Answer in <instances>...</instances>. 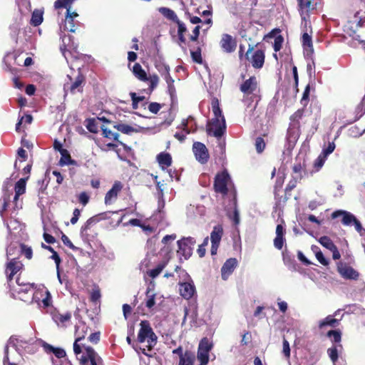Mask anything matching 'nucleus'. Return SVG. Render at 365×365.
<instances>
[{
    "instance_id": "nucleus-1",
    "label": "nucleus",
    "mask_w": 365,
    "mask_h": 365,
    "mask_svg": "<svg viewBox=\"0 0 365 365\" xmlns=\"http://www.w3.org/2000/svg\"><path fill=\"white\" fill-rule=\"evenodd\" d=\"M140 329L138 333L137 339L139 342L148 341L147 348L149 351L153 349L157 342V336L150 327L148 321H142Z\"/></svg>"
},
{
    "instance_id": "nucleus-2",
    "label": "nucleus",
    "mask_w": 365,
    "mask_h": 365,
    "mask_svg": "<svg viewBox=\"0 0 365 365\" xmlns=\"http://www.w3.org/2000/svg\"><path fill=\"white\" fill-rule=\"evenodd\" d=\"M77 356L80 365H103L101 356L91 346H86Z\"/></svg>"
},
{
    "instance_id": "nucleus-3",
    "label": "nucleus",
    "mask_w": 365,
    "mask_h": 365,
    "mask_svg": "<svg viewBox=\"0 0 365 365\" xmlns=\"http://www.w3.org/2000/svg\"><path fill=\"white\" fill-rule=\"evenodd\" d=\"M201 26L200 25H197L194 27L192 31V34L188 35V38L190 41L195 42L197 46L195 47L192 45L190 44V56L193 61L197 63H202L203 62V59L202 57V45L200 44V41H198L200 36V31Z\"/></svg>"
},
{
    "instance_id": "nucleus-4",
    "label": "nucleus",
    "mask_w": 365,
    "mask_h": 365,
    "mask_svg": "<svg viewBox=\"0 0 365 365\" xmlns=\"http://www.w3.org/2000/svg\"><path fill=\"white\" fill-rule=\"evenodd\" d=\"M230 181V175L227 170L216 173L214 180V190L217 193H220L223 196L228 194V185Z\"/></svg>"
},
{
    "instance_id": "nucleus-5",
    "label": "nucleus",
    "mask_w": 365,
    "mask_h": 365,
    "mask_svg": "<svg viewBox=\"0 0 365 365\" xmlns=\"http://www.w3.org/2000/svg\"><path fill=\"white\" fill-rule=\"evenodd\" d=\"M212 346V343L207 337L200 340L197 352V359L200 361V365H207L210 360V352Z\"/></svg>"
},
{
    "instance_id": "nucleus-6",
    "label": "nucleus",
    "mask_w": 365,
    "mask_h": 365,
    "mask_svg": "<svg viewBox=\"0 0 365 365\" xmlns=\"http://www.w3.org/2000/svg\"><path fill=\"white\" fill-rule=\"evenodd\" d=\"M226 128L225 117L222 119L213 118L207 125V133L210 135L221 138L225 133Z\"/></svg>"
},
{
    "instance_id": "nucleus-7",
    "label": "nucleus",
    "mask_w": 365,
    "mask_h": 365,
    "mask_svg": "<svg viewBox=\"0 0 365 365\" xmlns=\"http://www.w3.org/2000/svg\"><path fill=\"white\" fill-rule=\"evenodd\" d=\"M88 330L89 328L85 323H80L76 326V339L73 343V351L76 356L81 354L82 349L86 347L84 344H81V341L85 339Z\"/></svg>"
},
{
    "instance_id": "nucleus-8",
    "label": "nucleus",
    "mask_w": 365,
    "mask_h": 365,
    "mask_svg": "<svg viewBox=\"0 0 365 365\" xmlns=\"http://www.w3.org/2000/svg\"><path fill=\"white\" fill-rule=\"evenodd\" d=\"M195 243V239L192 237H182L177 242L178 252L183 256L185 259L190 258Z\"/></svg>"
},
{
    "instance_id": "nucleus-9",
    "label": "nucleus",
    "mask_w": 365,
    "mask_h": 365,
    "mask_svg": "<svg viewBox=\"0 0 365 365\" xmlns=\"http://www.w3.org/2000/svg\"><path fill=\"white\" fill-rule=\"evenodd\" d=\"M115 212H105L102 213H99L94 216H92L88 219L86 222L83 225L81 229V234L83 237L87 239L90 238V235L88 233V230H91V226L92 224L97 223L101 220H108L110 217V214H114Z\"/></svg>"
},
{
    "instance_id": "nucleus-10",
    "label": "nucleus",
    "mask_w": 365,
    "mask_h": 365,
    "mask_svg": "<svg viewBox=\"0 0 365 365\" xmlns=\"http://www.w3.org/2000/svg\"><path fill=\"white\" fill-rule=\"evenodd\" d=\"M336 269L343 279L357 280L359 278L360 274L359 272L348 264L341 262V261L337 263Z\"/></svg>"
},
{
    "instance_id": "nucleus-11",
    "label": "nucleus",
    "mask_w": 365,
    "mask_h": 365,
    "mask_svg": "<svg viewBox=\"0 0 365 365\" xmlns=\"http://www.w3.org/2000/svg\"><path fill=\"white\" fill-rule=\"evenodd\" d=\"M70 82L63 85V89L66 91H70L71 93L83 91V84L85 83V77L83 74L78 73L74 81L69 76Z\"/></svg>"
},
{
    "instance_id": "nucleus-12",
    "label": "nucleus",
    "mask_w": 365,
    "mask_h": 365,
    "mask_svg": "<svg viewBox=\"0 0 365 365\" xmlns=\"http://www.w3.org/2000/svg\"><path fill=\"white\" fill-rule=\"evenodd\" d=\"M193 153L197 162L205 164L210 158L209 150L203 143L195 142L192 145Z\"/></svg>"
},
{
    "instance_id": "nucleus-13",
    "label": "nucleus",
    "mask_w": 365,
    "mask_h": 365,
    "mask_svg": "<svg viewBox=\"0 0 365 365\" xmlns=\"http://www.w3.org/2000/svg\"><path fill=\"white\" fill-rule=\"evenodd\" d=\"M223 236V227L221 225L214 227L210 233L211 249L210 253L212 256L216 255Z\"/></svg>"
},
{
    "instance_id": "nucleus-14",
    "label": "nucleus",
    "mask_w": 365,
    "mask_h": 365,
    "mask_svg": "<svg viewBox=\"0 0 365 365\" xmlns=\"http://www.w3.org/2000/svg\"><path fill=\"white\" fill-rule=\"evenodd\" d=\"M23 267V264L17 258H13L6 264L5 273L6 274L7 281L11 282L14 275L18 273Z\"/></svg>"
},
{
    "instance_id": "nucleus-15",
    "label": "nucleus",
    "mask_w": 365,
    "mask_h": 365,
    "mask_svg": "<svg viewBox=\"0 0 365 365\" xmlns=\"http://www.w3.org/2000/svg\"><path fill=\"white\" fill-rule=\"evenodd\" d=\"M258 82L255 76H250L240 86V90L243 92L245 96L251 95L257 91Z\"/></svg>"
},
{
    "instance_id": "nucleus-16",
    "label": "nucleus",
    "mask_w": 365,
    "mask_h": 365,
    "mask_svg": "<svg viewBox=\"0 0 365 365\" xmlns=\"http://www.w3.org/2000/svg\"><path fill=\"white\" fill-rule=\"evenodd\" d=\"M123 185L120 180H116L110 190L106 192L104 202L106 205H110L113 201L118 199V195L123 189Z\"/></svg>"
},
{
    "instance_id": "nucleus-17",
    "label": "nucleus",
    "mask_w": 365,
    "mask_h": 365,
    "mask_svg": "<svg viewBox=\"0 0 365 365\" xmlns=\"http://www.w3.org/2000/svg\"><path fill=\"white\" fill-rule=\"evenodd\" d=\"M237 265V260L236 258L227 259L222 264L221 268L222 278L223 280H227L230 276L233 273Z\"/></svg>"
},
{
    "instance_id": "nucleus-18",
    "label": "nucleus",
    "mask_w": 365,
    "mask_h": 365,
    "mask_svg": "<svg viewBox=\"0 0 365 365\" xmlns=\"http://www.w3.org/2000/svg\"><path fill=\"white\" fill-rule=\"evenodd\" d=\"M220 46L224 52L232 53L235 51L237 47L236 41L229 34H223L220 40Z\"/></svg>"
},
{
    "instance_id": "nucleus-19",
    "label": "nucleus",
    "mask_w": 365,
    "mask_h": 365,
    "mask_svg": "<svg viewBox=\"0 0 365 365\" xmlns=\"http://www.w3.org/2000/svg\"><path fill=\"white\" fill-rule=\"evenodd\" d=\"M331 216L332 219H336L338 217H341V222L344 226H350V225L353 224L356 217L354 215L347 211H344V210H336Z\"/></svg>"
},
{
    "instance_id": "nucleus-20",
    "label": "nucleus",
    "mask_w": 365,
    "mask_h": 365,
    "mask_svg": "<svg viewBox=\"0 0 365 365\" xmlns=\"http://www.w3.org/2000/svg\"><path fill=\"white\" fill-rule=\"evenodd\" d=\"M75 0H56L54 3V7L57 9H66V14L68 16L75 19L77 17L78 13L75 11H71V4Z\"/></svg>"
},
{
    "instance_id": "nucleus-21",
    "label": "nucleus",
    "mask_w": 365,
    "mask_h": 365,
    "mask_svg": "<svg viewBox=\"0 0 365 365\" xmlns=\"http://www.w3.org/2000/svg\"><path fill=\"white\" fill-rule=\"evenodd\" d=\"M180 293L183 298L190 299L195 293V287L192 282H180Z\"/></svg>"
},
{
    "instance_id": "nucleus-22",
    "label": "nucleus",
    "mask_w": 365,
    "mask_h": 365,
    "mask_svg": "<svg viewBox=\"0 0 365 365\" xmlns=\"http://www.w3.org/2000/svg\"><path fill=\"white\" fill-rule=\"evenodd\" d=\"M42 347L46 354H53L58 359H63L66 356V351L63 348L54 347L46 341L42 342Z\"/></svg>"
},
{
    "instance_id": "nucleus-23",
    "label": "nucleus",
    "mask_w": 365,
    "mask_h": 365,
    "mask_svg": "<svg viewBox=\"0 0 365 365\" xmlns=\"http://www.w3.org/2000/svg\"><path fill=\"white\" fill-rule=\"evenodd\" d=\"M53 319L58 327H66L71 322V314L70 312L63 314L57 312L53 314Z\"/></svg>"
},
{
    "instance_id": "nucleus-24",
    "label": "nucleus",
    "mask_w": 365,
    "mask_h": 365,
    "mask_svg": "<svg viewBox=\"0 0 365 365\" xmlns=\"http://www.w3.org/2000/svg\"><path fill=\"white\" fill-rule=\"evenodd\" d=\"M265 54L262 50L255 51L250 58V62L255 68H262L264 66Z\"/></svg>"
},
{
    "instance_id": "nucleus-25",
    "label": "nucleus",
    "mask_w": 365,
    "mask_h": 365,
    "mask_svg": "<svg viewBox=\"0 0 365 365\" xmlns=\"http://www.w3.org/2000/svg\"><path fill=\"white\" fill-rule=\"evenodd\" d=\"M297 4L302 16L304 15V12L316 9V4L314 3L313 0H302L301 2L297 1Z\"/></svg>"
},
{
    "instance_id": "nucleus-26",
    "label": "nucleus",
    "mask_w": 365,
    "mask_h": 365,
    "mask_svg": "<svg viewBox=\"0 0 365 365\" xmlns=\"http://www.w3.org/2000/svg\"><path fill=\"white\" fill-rule=\"evenodd\" d=\"M43 9H36L32 11L30 19V24L34 26H38L43 21Z\"/></svg>"
},
{
    "instance_id": "nucleus-27",
    "label": "nucleus",
    "mask_w": 365,
    "mask_h": 365,
    "mask_svg": "<svg viewBox=\"0 0 365 365\" xmlns=\"http://www.w3.org/2000/svg\"><path fill=\"white\" fill-rule=\"evenodd\" d=\"M156 160L163 168H169L172 164V157L168 153H160L156 156Z\"/></svg>"
},
{
    "instance_id": "nucleus-28",
    "label": "nucleus",
    "mask_w": 365,
    "mask_h": 365,
    "mask_svg": "<svg viewBox=\"0 0 365 365\" xmlns=\"http://www.w3.org/2000/svg\"><path fill=\"white\" fill-rule=\"evenodd\" d=\"M28 178H29V177L25 178H21L16 181L15 187H14V190H15L14 200H17L21 195H23L25 193L26 184V180H28Z\"/></svg>"
},
{
    "instance_id": "nucleus-29",
    "label": "nucleus",
    "mask_w": 365,
    "mask_h": 365,
    "mask_svg": "<svg viewBox=\"0 0 365 365\" xmlns=\"http://www.w3.org/2000/svg\"><path fill=\"white\" fill-rule=\"evenodd\" d=\"M16 282L19 287L18 289H16V292L19 294L22 293H31L32 290L36 287L35 284H31V282H26V284H20L19 277H17Z\"/></svg>"
},
{
    "instance_id": "nucleus-30",
    "label": "nucleus",
    "mask_w": 365,
    "mask_h": 365,
    "mask_svg": "<svg viewBox=\"0 0 365 365\" xmlns=\"http://www.w3.org/2000/svg\"><path fill=\"white\" fill-rule=\"evenodd\" d=\"M196 360V356L194 352L190 351H185L179 360V365H194Z\"/></svg>"
},
{
    "instance_id": "nucleus-31",
    "label": "nucleus",
    "mask_w": 365,
    "mask_h": 365,
    "mask_svg": "<svg viewBox=\"0 0 365 365\" xmlns=\"http://www.w3.org/2000/svg\"><path fill=\"white\" fill-rule=\"evenodd\" d=\"M305 108L302 106L301 109H298L293 114L291 115L289 120L292 125L295 128H299L301 127L300 120L302 119Z\"/></svg>"
},
{
    "instance_id": "nucleus-32",
    "label": "nucleus",
    "mask_w": 365,
    "mask_h": 365,
    "mask_svg": "<svg viewBox=\"0 0 365 365\" xmlns=\"http://www.w3.org/2000/svg\"><path fill=\"white\" fill-rule=\"evenodd\" d=\"M339 324V319L334 318V316L328 315L324 319H322L319 323V327L320 329L326 326L331 327H336Z\"/></svg>"
},
{
    "instance_id": "nucleus-33",
    "label": "nucleus",
    "mask_w": 365,
    "mask_h": 365,
    "mask_svg": "<svg viewBox=\"0 0 365 365\" xmlns=\"http://www.w3.org/2000/svg\"><path fill=\"white\" fill-rule=\"evenodd\" d=\"M101 129H102V135L103 137H106L110 140H113L118 141L120 144L123 145V146L124 147L125 149L129 148L126 144L118 140V136H119L118 133L112 132L110 130V129H109L103 125L101 127Z\"/></svg>"
},
{
    "instance_id": "nucleus-34",
    "label": "nucleus",
    "mask_w": 365,
    "mask_h": 365,
    "mask_svg": "<svg viewBox=\"0 0 365 365\" xmlns=\"http://www.w3.org/2000/svg\"><path fill=\"white\" fill-rule=\"evenodd\" d=\"M133 74L142 81H148V77L147 73L143 70V67L140 66L139 63H135L133 67Z\"/></svg>"
},
{
    "instance_id": "nucleus-35",
    "label": "nucleus",
    "mask_w": 365,
    "mask_h": 365,
    "mask_svg": "<svg viewBox=\"0 0 365 365\" xmlns=\"http://www.w3.org/2000/svg\"><path fill=\"white\" fill-rule=\"evenodd\" d=\"M155 293L154 292V285L150 287L149 286L146 290L147 300L145 302V306L148 309H151L155 304Z\"/></svg>"
},
{
    "instance_id": "nucleus-36",
    "label": "nucleus",
    "mask_w": 365,
    "mask_h": 365,
    "mask_svg": "<svg viewBox=\"0 0 365 365\" xmlns=\"http://www.w3.org/2000/svg\"><path fill=\"white\" fill-rule=\"evenodd\" d=\"M178 26V37L180 43H185L186 38L185 34L187 32V27L183 22L180 21L178 19V21L175 23Z\"/></svg>"
},
{
    "instance_id": "nucleus-37",
    "label": "nucleus",
    "mask_w": 365,
    "mask_h": 365,
    "mask_svg": "<svg viewBox=\"0 0 365 365\" xmlns=\"http://www.w3.org/2000/svg\"><path fill=\"white\" fill-rule=\"evenodd\" d=\"M158 11L164 17L170 19V21L175 24L178 21V18L173 10L166 7H160L158 9Z\"/></svg>"
},
{
    "instance_id": "nucleus-38",
    "label": "nucleus",
    "mask_w": 365,
    "mask_h": 365,
    "mask_svg": "<svg viewBox=\"0 0 365 365\" xmlns=\"http://www.w3.org/2000/svg\"><path fill=\"white\" fill-rule=\"evenodd\" d=\"M302 46L305 51H309L310 53L314 52L312 39L307 32L302 34Z\"/></svg>"
},
{
    "instance_id": "nucleus-39",
    "label": "nucleus",
    "mask_w": 365,
    "mask_h": 365,
    "mask_svg": "<svg viewBox=\"0 0 365 365\" xmlns=\"http://www.w3.org/2000/svg\"><path fill=\"white\" fill-rule=\"evenodd\" d=\"M211 106L215 118L222 119V117H224V115L220 107L219 100L217 98H213L212 99Z\"/></svg>"
},
{
    "instance_id": "nucleus-40",
    "label": "nucleus",
    "mask_w": 365,
    "mask_h": 365,
    "mask_svg": "<svg viewBox=\"0 0 365 365\" xmlns=\"http://www.w3.org/2000/svg\"><path fill=\"white\" fill-rule=\"evenodd\" d=\"M61 158L60 159V163L61 165H70L73 164L74 161L71 158V154L68 150L66 148H63L60 150Z\"/></svg>"
},
{
    "instance_id": "nucleus-41",
    "label": "nucleus",
    "mask_w": 365,
    "mask_h": 365,
    "mask_svg": "<svg viewBox=\"0 0 365 365\" xmlns=\"http://www.w3.org/2000/svg\"><path fill=\"white\" fill-rule=\"evenodd\" d=\"M118 131L123 133V134H130L132 133L137 132V129L125 124L118 123L113 125Z\"/></svg>"
},
{
    "instance_id": "nucleus-42",
    "label": "nucleus",
    "mask_w": 365,
    "mask_h": 365,
    "mask_svg": "<svg viewBox=\"0 0 365 365\" xmlns=\"http://www.w3.org/2000/svg\"><path fill=\"white\" fill-rule=\"evenodd\" d=\"M176 238L175 234L173 235H168L163 237L162 240V243L164 244V247L162 249V251H165L167 252H169L171 251V247L170 245V243L173 242Z\"/></svg>"
},
{
    "instance_id": "nucleus-43",
    "label": "nucleus",
    "mask_w": 365,
    "mask_h": 365,
    "mask_svg": "<svg viewBox=\"0 0 365 365\" xmlns=\"http://www.w3.org/2000/svg\"><path fill=\"white\" fill-rule=\"evenodd\" d=\"M63 29L67 31L74 32L76 31V24L74 23V19L65 15V21L63 25Z\"/></svg>"
},
{
    "instance_id": "nucleus-44",
    "label": "nucleus",
    "mask_w": 365,
    "mask_h": 365,
    "mask_svg": "<svg viewBox=\"0 0 365 365\" xmlns=\"http://www.w3.org/2000/svg\"><path fill=\"white\" fill-rule=\"evenodd\" d=\"M163 71L160 70V69H159V71L161 73V74L163 75V76L164 77L165 81L168 83V86H169L170 85H172L174 83V80L172 78V77L170 76V68L169 66H166V65L163 66Z\"/></svg>"
},
{
    "instance_id": "nucleus-45",
    "label": "nucleus",
    "mask_w": 365,
    "mask_h": 365,
    "mask_svg": "<svg viewBox=\"0 0 365 365\" xmlns=\"http://www.w3.org/2000/svg\"><path fill=\"white\" fill-rule=\"evenodd\" d=\"M319 242L329 250H331L335 246L331 239L328 236H322L319 239Z\"/></svg>"
},
{
    "instance_id": "nucleus-46",
    "label": "nucleus",
    "mask_w": 365,
    "mask_h": 365,
    "mask_svg": "<svg viewBox=\"0 0 365 365\" xmlns=\"http://www.w3.org/2000/svg\"><path fill=\"white\" fill-rule=\"evenodd\" d=\"M255 145L257 153L258 154L262 153L266 147V143L264 142L263 137H257L255 139Z\"/></svg>"
},
{
    "instance_id": "nucleus-47",
    "label": "nucleus",
    "mask_w": 365,
    "mask_h": 365,
    "mask_svg": "<svg viewBox=\"0 0 365 365\" xmlns=\"http://www.w3.org/2000/svg\"><path fill=\"white\" fill-rule=\"evenodd\" d=\"M20 252L28 259H31L33 256V251L31 246H28L24 243L20 244Z\"/></svg>"
},
{
    "instance_id": "nucleus-48",
    "label": "nucleus",
    "mask_w": 365,
    "mask_h": 365,
    "mask_svg": "<svg viewBox=\"0 0 365 365\" xmlns=\"http://www.w3.org/2000/svg\"><path fill=\"white\" fill-rule=\"evenodd\" d=\"M165 265V263H160L158 264L156 267L148 272L149 277L153 279L156 278L158 276V274L163 272Z\"/></svg>"
},
{
    "instance_id": "nucleus-49",
    "label": "nucleus",
    "mask_w": 365,
    "mask_h": 365,
    "mask_svg": "<svg viewBox=\"0 0 365 365\" xmlns=\"http://www.w3.org/2000/svg\"><path fill=\"white\" fill-rule=\"evenodd\" d=\"M182 125H183V130L185 132V134H183L182 133H175L174 135L175 138L178 140L180 142H183L185 140L186 134L190 133V130L187 127V120H185L182 122Z\"/></svg>"
},
{
    "instance_id": "nucleus-50",
    "label": "nucleus",
    "mask_w": 365,
    "mask_h": 365,
    "mask_svg": "<svg viewBox=\"0 0 365 365\" xmlns=\"http://www.w3.org/2000/svg\"><path fill=\"white\" fill-rule=\"evenodd\" d=\"M309 92H310V85L308 84L306 86V88L303 91L302 98L300 100V103L304 106V108H306L307 106V105L309 104Z\"/></svg>"
},
{
    "instance_id": "nucleus-51",
    "label": "nucleus",
    "mask_w": 365,
    "mask_h": 365,
    "mask_svg": "<svg viewBox=\"0 0 365 365\" xmlns=\"http://www.w3.org/2000/svg\"><path fill=\"white\" fill-rule=\"evenodd\" d=\"M327 336L336 343L340 342L341 341V331L340 330H330L327 333Z\"/></svg>"
},
{
    "instance_id": "nucleus-52",
    "label": "nucleus",
    "mask_w": 365,
    "mask_h": 365,
    "mask_svg": "<svg viewBox=\"0 0 365 365\" xmlns=\"http://www.w3.org/2000/svg\"><path fill=\"white\" fill-rule=\"evenodd\" d=\"M130 96L132 100L133 109L137 110L138 103L145 99L144 96H137L136 93L130 92Z\"/></svg>"
},
{
    "instance_id": "nucleus-53",
    "label": "nucleus",
    "mask_w": 365,
    "mask_h": 365,
    "mask_svg": "<svg viewBox=\"0 0 365 365\" xmlns=\"http://www.w3.org/2000/svg\"><path fill=\"white\" fill-rule=\"evenodd\" d=\"M101 297V289L98 287L93 288L90 293V301L92 302H98Z\"/></svg>"
},
{
    "instance_id": "nucleus-54",
    "label": "nucleus",
    "mask_w": 365,
    "mask_h": 365,
    "mask_svg": "<svg viewBox=\"0 0 365 365\" xmlns=\"http://www.w3.org/2000/svg\"><path fill=\"white\" fill-rule=\"evenodd\" d=\"M328 356L332 362L336 363L339 359L338 349L336 346L328 348Z\"/></svg>"
},
{
    "instance_id": "nucleus-55",
    "label": "nucleus",
    "mask_w": 365,
    "mask_h": 365,
    "mask_svg": "<svg viewBox=\"0 0 365 365\" xmlns=\"http://www.w3.org/2000/svg\"><path fill=\"white\" fill-rule=\"evenodd\" d=\"M52 255L51 256V258L55 261V263L56 264L57 268V277L61 281V274L59 272V267L61 263V259L58 256V254L56 250H53V252H51Z\"/></svg>"
},
{
    "instance_id": "nucleus-56",
    "label": "nucleus",
    "mask_w": 365,
    "mask_h": 365,
    "mask_svg": "<svg viewBox=\"0 0 365 365\" xmlns=\"http://www.w3.org/2000/svg\"><path fill=\"white\" fill-rule=\"evenodd\" d=\"M233 202L235 210L233 212L232 220L235 225H238L240 223V215L238 210L237 208V197H236V191L233 192Z\"/></svg>"
},
{
    "instance_id": "nucleus-57",
    "label": "nucleus",
    "mask_w": 365,
    "mask_h": 365,
    "mask_svg": "<svg viewBox=\"0 0 365 365\" xmlns=\"http://www.w3.org/2000/svg\"><path fill=\"white\" fill-rule=\"evenodd\" d=\"M284 38L282 34H278L275 36L273 48L275 52L281 50L283 46Z\"/></svg>"
},
{
    "instance_id": "nucleus-58",
    "label": "nucleus",
    "mask_w": 365,
    "mask_h": 365,
    "mask_svg": "<svg viewBox=\"0 0 365 365\" xmlns=\"http://www.w3.org/2000/svg\"><path fill=\"white\" fill-rule=\"evenodd\" d=\"M326 158H327V157L325 155H324L322 153H321L317 158L315 163H314V168H315L316 170H319V169L322 168V167L323 166L324 163L326 161Z\"/></svg>"
},
{
    "instance_id": "nucleus-59",
    "label": "nucleus",
    "mask_w": 365,
    "mask_h": 365,
    "mask_svg": "<svg viewBox=\"0 0 365 365\" xmlns=\"http://www.w3.org/2000/svg\"><path fill=\"white\" fill-rule=\"evenodd\" d=\"M304 169V165L301 163H296L292 167V170L294 173L299 175L297 178L299 179H302L303 176L302 175V170Z\"/></svg>"
},
{
    "instance_id": "nucleus-60",
    "label": "nucleus",
    "mask_w": 365,
    "mask_h": 365,
    "mask_svg": "<svg viewBox=\"0 0 365 365\" xmlns=\"http://www.w3.org/2000/svg\"><path fill=\"white\" fill-rule=\"evenodd\" d=\"M148 78V81L150 82V91H152L155 88H156L159 81V77L156 74H153L152 76H150Z\"/></svg>"
},
{
    "instance_id": "nucleus-61",
    "label": "nucleus",
    "mask_w": 365,
    "mask_h": 365,
    "mask_svg": "<svg viewBox=\"0 0 365 365\" xmlns=\"http://www.w3.org/2000/svg\"><path fill=\"white\" fill-rule=\"evenodd\" d=\"M78 200L83 206H86L90 200V195L86 192H82L78 195Z\"/></svg>"
},
{
    "instance_id": "nucleus-62",
    "label": "nucleus",
    "mask_w": 365,
    "mask_h": 365,
    "mask_svg": "<svg viewBox=\"0 0 365 365\" xmlns=\"http://www.w3.org/2000/svg\"><path fill=\"white\" fill-rule=\"evenodd\" d=\"M61 240H62L63 244L69 247V248L71 250H72L73 251L78 250L76 246L74 245V244L71 242L70 238L68 236H66V235H64V234L62 235Z\"/></svg>"
},
{
    "instance_id": "nucleus-63",
    "label": "nucleus",
    "mask_w": 365,
    "mask_h": 365,
    "mask_svg": "<svg viewBox=\"0 0 365 365\" xmlns=\"http://www.w3.org/2000/svg\"><path fill=\"white\" fill-rule=\"evenodd\" d=\"M299 178H293L292 179L289 180V182L287 183L286 187H285V192L288 193L289 192H291L294 190V188L296 187L297 184V180Z\"/></svg>"
},
{
    "instance_id": "nucleus-64",
    "label": "nucleus",
    "mask_w": 365,
    "mask_h": 365,
    "mask_svg": "<svg viewBox=\"0 0 365 365\" xmlns=\"http://www.w3.org/2000/svg\"><path fill=\"white\" fill-rule=\"evenodd\" d=\"M284 238L283 236H275L274 240V245L276 249L282 250Z\"/></svg>"
}]
</instances>
